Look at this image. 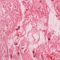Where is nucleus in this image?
I'll return each instance as SVG.
<instances>
[{
    "label": "nucleus",
    "mask_w": 60,
    "mask_h": 60,
    "mask_svg": "<svg viewBox=\"0 0 60 60\" xmlns=\"http://www.w3.org/2000/svg\"><path fill=\"white\" fill-rule=\"evenodd\" d=\"M10 57L11 58H12V56H11V55H10Z\"/></svg>",
    "instance_id": "nucleus-1"
},
{
    "label": "nucleus",
    "mask_w": 60,
    "mask_h": 60,
    "mask_svg": "<svg viewBox=\"0 0 60 60\" xmlns=\"http://www.w3.org/2000/svg\"><path fill=\"white\" fill-rule=\"evenodd\" d=\"M15 45H18V44H16V43L15 44Z\"/></svg>",
    "instance_id": "nucleus-2"
},
{
    "label": "nucleus",
    "mask_w": 60,
    "mask_h": 60,
    "mask_svg": "<svg viewBox=\"0 0 60 60\" xmlns=\"http://www.w3.org/2000/svg\"><path fill=\"white\" fill-rule=\"evenodd\" d=\"M33 53H34V51H33Z\"/></svg>",
    "instance_id": "nucleus-3"
},
{
    "label": "nucleus",
    "mask_w": 60,
    "mask_h": 60,
    "mask_svg": "<svg viewBox=\"0 0 60 60\" xmlns=\"http://www.w3.org/2000/svg\"><path fill=\"white\" fill-rule=\"evenodd\" d=\"M34 57H35V55L34 56Z\"/></svg>",
    "instance_id": "nucleus-4"
},
{
    "label": "nucleus",
    "mask_w": 60,
    "mask_h": 60,
    "mask_svg": "<svg viewBox=\"0 0 60 60\" xmlns=\"http://www.w3.org/2000/svg\"><path fill=\"white\" fill-rule=\"evenodd\" d=\"M50 40V38H48V40Z\"/></svg>",
    "instance_id": "nucleus-5"
},
{
    "label": "nucleus",
    "mask_w": 60,
    "mask_h": 60,
    "mask_svg": "<svg viewBox=\"0 0 60 60\" xmlns=\"http://www.w3.org/2000/svg\"><path fill=\"white\" fill-rule=\"evenodd\" d=\"M19 28H17V29H16V30H18V29Z\"/></svg>",
    "instance_id": "nucleus-6"
},
{
    "label": "nucleus",
    "mask_w": 60,
    "mask_h": 60,
    "mask_svg": "<svg viewBox=\"0 0 60 60\" xmlns=\"http://www.w3.org/2000/svg\"><path fill=\"white\" fill-rule=\"evenodd\" d=\"M51 59H52V57H51Z\"/></svg>",
    "instance_id": "nucleus-7"
},
{
    "label": "nucleus",
    "mask_w": 60,
    "mask_h": 60,
    "mask_svg": "<svg viewBox=\"0 0 60 60\" xmlns=\"http://www.w3.org/2000/svg\"><path fill=\"white\" fill-rule=\"evenodd\" d=\"M22 49H24V48H22Z\"/></svg>",
    "instance_id": "nucleus-8"
},
{
    "label": "nucleus",
    "mask_w": 60,
    "mask_h": 60,
    "mask_svg": "<svg viewBox=\"0 0 60 60\" xmlns=\"http://www.w3.org/2000/svg\"><path fill=\"white\" fill-rule=\"evenodd\" d=\"M40 2H41V1H40Z\"/></svg>",
    "instance_id": "nucleus-9"
}]
</instances>
